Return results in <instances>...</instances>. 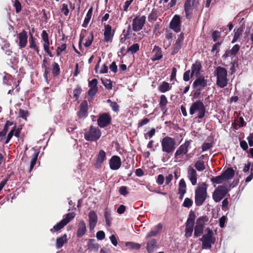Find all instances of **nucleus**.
I'll use <instances>...</instances> for the list:
<instances>
[{"label":"nucleus","instance_id":"obj_1","mask_svg":"<svg viewBox=\"0 0 253 253\" xmlns=\"http://www.w3.org/2000/svg\"><path fill=\"white\" fill-rule=\"evenodd\" d=\"M208 185L205 182L198 186L195 191V203L197 206H201L208 197Z\"/></svg>","mask_w":253,"mask_h":253},{"label":"nucleus","instance_id":"obj_2","mask_svg":"<svg viewBox=\"0 0 253 253\" xmlns=\"http://www.w3.org/2000/svg\"><path fill=\"white\" fill-rule=\"evenodd\" d=\"M206 112V107L203 102L200 100L192 103L189 109L190 114L193 115L197 113V118L199 119H202L205 117Z\"/></svg>","mask_w":253,"mask_h":253},{"label":"nucleus","instance_id":"obj_3","mask_svg":"<svg viewBox=\"0 0 253 253\" xmlns=\"http://www.w3.org/2000/svg\"><path fill=\"white\" fill-rule=\"evenodd\" d=\"M215 76L216 77V85L220 88H224L227 85V71L221 66H218L215 70Z\"/></svg>","mask_w":253,"mask_h":253},{"label":"nucleus","instance_id":"obj_4","mask_svg":"<svg viewBox=\"0 0 253 253\" xmlns=\"http://www.w3.org/2000/svg\"><path fill=\"white\" fill-rule=\"evenodd\" d=\"M206 232V233L202 236L200 240L202 242L203 249L210 250L211 248V245L215 243L216 239L213 236L212 231L210 228H207Z\"/></svg>","mask_w":253,"mask_h":253},{"label":"nucleus","instance_id":"obj_5","mask_svg":"<svg viewBox=\"0 0 253 253\" xmlns=\"http://www.w3.org/2000/svg\"><path fill=\"white\" fill-rule=\"evenodd\" d=\"M162 150L168 154H172L176 146V142L174 138L167 136L161 141Z\"/></svg>","mask_w":253,"mask_h":253},{"label":"nucleus","instance_id":"obj_6","mask_svg":"<svg viewBox=\"0 0 253 253\" xmlns=\"http://www.w3.org/2000/svg\"><path fill=\"white\" fill-rule=\"evenodd\" d=\"M209 221V217L206 216H202L198 218L194 227V236L195 238L200 237L204 232L205 223Z\"/></svg>","mask_w":253,"mask_h":253},{"label":"nucleus","instance_id":"obj_7","mask_svg":"<svg viewBox=\"0 0 253 253\" xmlns=\"http://www.w3.org/2000/svg\"><path fill=\"white\" fill-rule=\"evenodd\" d=\"M101 135V132L98 127L91 126L88 130L84 133V138L87 141H95L100 138Z\"/></svg>","mask_w":253,"mask_h":253},{"label":"nucleus","instance_id":"obj_8","mask_svg":"<svg viewBox=\"0 0 253 253\" xmlns=\"http://www.w3.org/2000/svg\"><path fill=\"white\" fill-rule=\"evenodd\" d=\"M229 192L227 186L220 185L216 188L212 193V199L216 202H220L223 199Z\"/></svg>","mask_w":253,"mask_h":253},{"label":"nucleus","instance_id":"obj_9","mask_svg":"<svg viewBox=\"0 0 253 253\" xmlns=\"http://www.w3.org/2000/svg\"><path fill=\"white\" fill-rule=\"evenodd\" d=\"M111 122L112 117L109 113H104L99 114L97 119V124L100 127H105L110 125Z\"/></svg>","mask_w":253,"mask_h":253},{"label":"nucleus","instance_id":"obj_10","mask_svg":"<svg viewBox=\"0 0 253 253\" xmlns=\"http://www.w3.org/2000/svg\"><path fill=\"white\" fill-rule=\"evenodd\" d=\"M195 1V0H186L184 3V10L185 13V17L188 20H190L192 18Z\"/></svg>","mask_w":253,"mask_h":253},{"label":"nucleus","instance_id":"obj_11","mask_svg":"<svg viewBox=\"0 0 253 253\" xmlns=\"http://www.w3.org/2000/svg\"><path fill=\"white\" fill-rule=\"evenodd\" d=\"M146 22V16H136L132 20V30L135 32L140 31Z\"/></svg>","mask_w":253,"mask_h":253},{"label":"nucleus","instance_id":"obj_12","mask_svg":"<svg viewBox=\"0 0 253 253\" xmlns=\"http://www.w3.org/2000/svg\"><path fill=\"white\" fill-rule=\"evenodd\" d=\"M28 38L27 32L25 30H23L17 35V40L16 41V42L19 48L22 49L26 46L28 43Z\"/></svg>","mask_w":253,"mask_h":253},{"label":"nucleus","instance_id":"obj_13","mask_svg":"<svg viewBox=\"0 0 253 253\" xmlns=\"http://www.w3.org/2000/svg\"><path fill=\"white\" fill-rule=\"evenodd\" d=\"M42 40L43 42V47L44 51L50 57H53V54L50 50V42L48 35L45 30H43L41 34Z\"/></svg>","mask_w":253,"mask_h":253},{"label":"nucleus","instance_id":"obj_14","mask_svg":"<svg viewBox=\"0 0 253 253\" xmlns=\"http://www.w3.org/2000/svg\"><path fill=\"white\" fill-rule=\"evenodd\" d=\"M191 140H186L176 150L174 154V158L176 159L180 158L181 156L185 155L188 151V148L190 146Z\"/></svg>","mask_w":253,"mask_h":253},{"label":"nucleus","instance_id":"obj_15","mask_svg":"<svg viewBox=\"0 0 253 253\" xmlns=\"http://www.w3.org/2000/svg\"><path fill=\"white\" fill-rule=\"evenodd\" d=\"M115 30H112V27L109 24H104L103 34L104 42H111L115 35Z\"/></svg>","mask_w":253,"mask_h":253},{"label":"nucleus","instance_id":"obj_16","mask_svg":"<svg viewBox=\"0 0 253 253\" xmlns=\"http://www.w3.org/2000/svg\"><path fill=\"white\" fill-rule=\"evenodd\" d=\"M169 28L176 33L181 30V20L178 15H175L169 24Z\"/></svg>","mask_w":253,"mask_h":253},{"label":"nucleus","instance_id":"obj_17","mask_svg":"<svg viewBox=\"0 0 253 253\" xmlns=\"http://www.w3.org/2000/svg\"><path fill=\"white\" fill-rule=\"evenodd\" d=\"M88 103L86 100H84L80 105L77 116L79 119L85 118L88 115Z\"/></svg>","mask_w":253,"mask_h":253},{"label":"nucleus","instance_id":"obj_18","mask_svg":"<svg viewBox=\"0 0 253 253\" xmlns=\"http://www.w3.org/2000/svg\"><path fill=\"white\" fill-rule=\"evenodd\" d=\"M194 88H200L201 89H204L207 86V80L203 76L197 77L192 84Z\"/></svg>","mask_w":253,"mask_h":253},{"label":"nucleus","instance_id":"obj_19","mask_svg":"<svg viewBox=\"0 0 253 253\" xmlns=\"http://www.w3.org/2000/svg\"><path fill=\"white\" fill-rule=\"evenodd\" d=\"M184 34L180 33L178 36L175 43L173 45L172 47L171 54L174 55L176 54L181 49L184 40Z\"/></svg>","mask_w":253,"mask_h":253},{"label":"nucleus","instance_id":"obj_20","mask_svg":"<svg viewBox=\"0 0 253 253\" xmlns=\"http://www.w3.org/2000/svg\"><path fill=\"white\" fill-rule=\"evenodd\" d=\"M202 66L201 62L199 60H197L195 63L193 64L191 66V70L190 77L192 78L194 75L197 77L200 76V72L202 70Z\"/></svg>","mask_w":253,"mask_h":253},{"label":"nucleus","instance_id":"obj_21","mask_svg":"<svg viewBox=\"0 0 253 253\" xmlns=\"http://www.w3.org/2000/svg\"><path fill=\"white\" fill-rule=\"evenodd\" d=\"M110 169L112 170L118 169L121 166V160L118 156L112 157L109 162Z\"/></svg>","mask_w":253,"mask_h":253},{"label":"nucleus","instance_id":"obj_22","mask_svg":"<svg viewBox=\"0 0 253 253\" xmlns=\"http://www.w3.org/2000/svg\"><path fill=\"white\" fill-rule=\"evenodd\" d=\"M240 49V45L238 44H235L230 50H227L223 55V58H226L228 57H234L238 53Z\"/></svg>","mask_w":253,"mask_h":253},{"label":"nucleus","instance_id":"obj_23","mask_svg":"<svg viewBox=\"0 0 253 253\" xmlns=\"http://www.w3.org/2000/svg\"><path fill=\"white\" fill-rule=\"evenodd\" d=\"M88 218L89 229L93 230L97 222V215L94 211H91L89 212Z\"/></svg>","mask_w":253,"mask_h":253},{"label":"nucleus","instance_id":"obj_24","mask_svg":"<svg viewBox=\"0 0 253 253\" xmlns=\"http://www.w3.org/2000/svg\"><path fill=\"white\" fill-rule=\"evenodd\" d=\"M188 177L193 185L197 184V173L195 169L189 167L188 169Z\"/></svg>","mask_w":253,"mask_h":253},{"label":"nucleus","instance_id":"obj_25","mask_svg":"<svg viewBox=\"0 0 253 253\" xmlns=\"http://www.w3.org/2000/svg\"><path fill=\"white\" fill-rule=\"evenodd\" d=\"M86 232V224L84 220H81L78 226L77 236L78 238H82Z\"/></svg>","mask_w":253,"mask_h":253},{"label":"nucleus","instance_id":"obj_26","mask_svg":"<svg viewBox=\"0 0 253 253\" xmlns=\"http://www.w3.org/2000/svg\"><path fill=\"white\" fill-rule=\"evenodd\" d=\"M153 52L154 53V55L152 58V60L153 61L159 60L162 58V51L160 47L155 45L153 50Z\"/></svg>","mask_w":253,"mask_h":253},{"label":"nucleus","instance_id":"obj_27","mask_svg":"<svg viewBox=\"0 0 253 253\" xmlns=\"http://www.w3.org/2000/svg\"><path fill=\"white\" fill-rule=\"evenodd\" d=\"M225 180L231 179L235 175V171L232 168H228L222 173Z\"/></svg>","mask_w":253,"mask_h":253},{"label":"nucleus","instance_id":"obj_28","mask_svg":"<svg viewBox=\"0 0 253 253\" xmlns=\"http://www.w3.org/2000/svg\"><path fill=\"white\" fill-rule=\"evenodd\" d=\"M168 102V101L166 96L165 95H161L159 105L164 114H166L167 111L168 109L166 106Z\"/></svg>","mask_w":253,"mask_h":253},{"label":"nucleus","instance_id":"obj_29","mask_svg":"<svg viewBox=\"0 0 253 253\" xmlns=\"http://www.w3.org/2000/svg\"><path fill=\"white\" fill-rule=\"evenodd\" d=\"M68 239L67 236L66 234H64L62 236L57 238L56 242V247L57 249L62 248L64 244L67 243Z\"/></svg>","mask_w":253,"mask_h":253},{"label":"nucleus","instance_id":"obj_30","mask_svg":"<svg viewBox=\"0 0 253 253\" xmlns=\"http://www.w3.org/2000/svg\"><path fill=\"white\" fill-rule=\"evenodd\" d=\"M157 247V241L153 239L148 241L147 243L146 249L148 253H153L155 248Z\"/></svg>","mask_w":253,"mask_h":253},{"label":"nucleus","instance_id":"obj_31","mask_svg":"<svg viewBox=\"0 0 253 253\" xmlns=\"http://www.w3.org/2000/svg\"><path fill=\"white\" fill-rule=\"evenodd\" d=\"M163 228V225L160 223L155 226V230H151L147 234L146 238H149L151 237L156 236Z\"/></svg>","mask_w":253,"mask_h":253},{"label":"nucleus","instance_id":"obj_32","mask_svg":"<svg viewBox=\"0 0 253 253\" xmlns=\"http://www.w3.org/2000/svg\"><path fill=\"white\" fill-rule=\"evenodd\" d=\"M29 47L32 49H34L36 50L37 53L41 57V55L40 54V50L39 49V47L37 45V43L36 42V39L33 36V35L31 34V37L29 39Z\"/></svg>","mask_w":253,"mask_h":253},{"label":"nucleus","instance_id":"obj_33","mask_svg":"<svg viewBox=\"0 0 253 253\" xmlns=\"http://www.w3.org/2000/svg\"><path fill=\"white\" fill-rule=\"evenodd\" d=\"M243 32V28L242 27H240L237 29H234V36L233 38L231 41V43H233L236 42L240 37L242 35V33Z\"/></svg>","mask_w":253,"mask_h":253},{"label":"nucleus","instance_id":"obj_34","mask_svg":"<svg viewBox=\"0 0 253 253\" xmlns=\"http://www.w3.org/2000/svg\"><path fill=\"white\" fill-rule=\"evenodd\" d=\"M171 88V86L169 84L166 82H163L159 86L158 89L162 93H165Z\"/></svg>","mask_w":253,"mask_h":253},{"label":"nucleus","instance_id":"obj_35","mask_svg":"<svg viewBox=\"0 0 253 253\" xmlns=\"http://www.w3.org/2000/svg\"><path fill=\"white\" fill-rule=\"evenodd\" d=\"M39 154V152H36L34 153V154H33L32 158L31 160L30 166L29 169L28 170V171L29 172H31L32 171L33 168H34L35 166L36 165Z\"/></svg>","mask_w":253,"mask_h":253},{"label":"nucleus","instance_id":"obj_36","mask_svg":"<svg viewBox=\"0 0 253 253\" xmlns=\"http://www.w3.org/2000/svg\"><path fill=\"white\" fill-rule=\"evenodd\" d=\"M92 13V8H90L86 15V17L84 20V23L82 24V26L83 27L86 28L88 24L89 23Z\"/></svg>","mask_w":253,"mask_h":253},{"label":"nucleus","instance_id":"obj_37","mask_svg":"<svg viewBox=\"0 0 253 253\" xmlns=\"http://www.w3.org/2000/svg\"><path fill=\"white\" fill-rule=\"evenodd\" d=\"M52 73L54 77L58 76L60 74V69L56 62H54L52 63Z\"/></svg>","mask_w":253,"mask_h":253},{"label":"nucleus","instance_id":"obj_38","mask_svg":"<svg viewBox=\"0 0 253 253\" xmlns=\"http://www.w3.org/2000/svg\"><path fill=\"white\" fill-rule=\"evenodd\" d=\"M104 217L106 225L108 227H110L111 226V220L112 218L110 211H108L107 209H106L104 211Z\"/></svg>","mask_w":253,"mask_h":253},{"label":"nucleus","instance_id":"obj_39","mask_svg":"<svg viewBox=\"0 0 253 253\" xmlns=\"http://www.w3.org/2000/svg\"><path fill=\"white\" fill-rule=\"evenodd\" d=\"M106 156L105 152L103 150H100L97 155V163L99 164L103 163L106 159Z\"/></svg>","mask_w":253,"mask_h":253},{"label":"nucleus","instance_id":"obj_40","mask_svg":"<svg viewBox=\"0 0 253 253\" xmlns=\"http://www.w3.org/2000/svg\"><path fill=\"white\" fill-rule=\"evenodd\" d=\"M66 225L65 223L61 220L60 222L57 223L53 226V228L50 229V231L52 233L58 231Z\"/></svg>","mask_w":253,"mask_h":253},{"label":"nucleus","instance_id":"obj_41","mask_svg":"<svg viewBox=\"0 0 253 253\" xmlns=\"http://www.w3.org/2000/svg\"><path fill=\"white\" fill-rule=\"evenodd\" d=\"M125 245L128 249H135L137 250H139L141 247L140 244L131 242H126Z\"/></svg>","mask_w":253,"mask_h":253},{"label":"nucleus","instance_id":"obj_42","mask_svg":"<svg viewBox=\"0 0 253 253\" xmlns=\"http://www.w3.org/2000/svg\"><path fill=\"white\" fill-rule=\"evenodd\" d=\"M211 181L212 183L220 184L223 183V181H225L222 174L217 176H212L211 179Z\"/></svg>","mask_w":253,"mask_h":253},{"label":"nucleus","instance_id":"obj_43","mask_svg":"<svg viewBox=\"0 0 253 253\" xmlns=\"http://www.w3.org/2000/svg\"><path fill=\"white\" fill-rule=\"evenodd\" d=\"M186 184L185 180L181 179L179 183L178 193H186Z\"/></svg>","mask_w":253,"mask_h":253},{"label":"nucleus","instance_id":"obj_44","mask_svg":"<svg viewBox=\"0 0 253 253\" xmlns=\"http://www.w3.org/2000/svg\"><path fill=\"white\" fill-rule=\"evenodd\" d=\"M139 50V45L138 43H134L127 49V52L131 54H134Z\"/></svg>","mask_w":253,"mask_h":253},{"label":"nucleus","instance_id":"obj_45","mask_svg":"<svg viewBox=\"0 0 253 253\" xmlns=\"http://www.w3.org/2000/svg\"><path fill=\"white\" fill-rule=\"evenodd\" d=\"M194 166L198 171H203L205 169L204 162L201 160L197 161L195 163Z\"/></svg>","mask_w":253,"mask_h":253},{"label":"nucleus","instance_id":"obj_46","mask_svg":"<svg viewBox=\"0 0 253 253\" xmlns=\"http://www.w3.org/2000/svg\"><path fill=\"white\" fill-rule=\"evenodd\" d=\"M82 91V89L81 87L79 85H77L76 88L73 90V96L76 100H78Z\"/></svg>","mask_w":253,"mask_h":253},{"label":"nucleus","instance_id":"obj_47","mask_svg":"<svg viewBox=\"0 0 253 253\" xmlns=\"http://www.w3.org/2000/svg\"><path fill=\"white\" fill-rule=\"evenodd\" d=\"M75 217L74 212H69L66 214L65 217L62 219V221L67 225L71 220Z\"/></svg>","mask_w":253,"mask_h":253},{"label":"nucleus","instance_id":"obj_48","mask_svg":"<svg viewBox=\"0 0 253 253\" xmlns=\"http://www.w3.org/2000/svg\"><path fill=\"white\" fill-rule=\"evenodd\" d=\"M107 103H110V107L113 111L118 112L119 111L120 106L116 102H113L110 99H108L107 100Z\"/></svg>","mask_w":253,"mask_h":253},{"label":"nucleus","instance_id":"obj_49","mask_svg":"<svg viewBox=\"0 0 253 253\" xmlns=\"http://www.w3.org/2000/svg\"><path fill=\"white\" fill-rule=\"evenodd\" d=\"M157 13L156 11L153 9L151 13L148 15V19L150 22H153L157 20Z\"/></svg>","mask_w":253,"mask_h":253},{"label":"nucleus","instance_id":"obj_50","mask_svg":"<svg viewBox=\"0 0 253 253\" xmlns=\"http://www.w3.org/2000/svg\"><path fill=\"white\" fill-rule=\"evenodd\" d=\"M102 84L107 89H111L112 88V82L110 80L101 79Z\"/></svg>","mask_w":253,"mask_h":253},{"label":"nucleus","instance_id":"obj_51","mask_svg":"<svg viewBox=\"0 0 253 253\" xmlns=\"http://www.w3.org/2000/svg\"><path fill=\"white\" fill-rule=\"evenodd\" d=\"M94 39V34L93 32H91L90 33V37L88 38V39L84 43V45L86 47H88L90 46L92 42L93 41Z\"/></svg>","mask_w":253,"mask_h":253},{"label":"nucleus","instance_id":"obj_52","mask_svg":"<svg viewBox=\"0 0 253 253\" xmlns=\"http://www.w3.org/2000/svg\"><path fill=\"white\" fill-rule=\"evenodd\" d=\"M67 45L66 43H63L61 46H58L56 48V55L59 56L62 51H66Z\"/></svg>","mask_w":253,"mask_h":253},{"label":"nucleus","instance_id":"obj_53","mask_svg":"<svg viewBox=\"0 0 253 253\" xmlns=\"http://www.w3.org/2000/svg\"><path fill=\"white\" fill-rule=\"evenodd\" d=\"M13 6L15 8V11L16 13H19L21 11V4L18 0H14Z\"/></svg>","mask_w":253,"mask_h":253},{"label":"nucleus","instance_id":"obj_54","mask_svg":"<svg viewBox=\"0 0 253 253\" xmlns=\"http://www.w3.org/2000/svg\"><path fill=\"white\" fill-rule=\"evenodd\" d=\"M222 44V42H218L214 43L212 47L211 51L212 52H215L216 53H218L219 51V47Z\"/></svg>","mask_w":253,"mask_h":253},{"label":"nucleus","instance_id":"obj_55","mask_svg":"<svg viewBox=\"0 0 253 253\" xmlns=\"http://www.w3.org/2000/svg\"><path fill=\"white\" fill-rule=\"evenodd\" d=\"M221 36V32L218 31H213L211 34V37L214 42H216Z\"/></svg>","mask_w":253,"mask_h":253},{"label":"nucleus","instance_id":"obj_56","mask_svg":"<svg viewBox=\"0 0 253 253\" xmlns=\"http://www.w3.org/2000/svg\"><path fill=\"white\" fill-rule=\"evenodd\" d=\"M156 133V129L154 128H152L149 131L144 134V138L145 139H147L148 138H151Z\"/></svg>","mask_w":253,"mask_h":253},{"label":"nucleus","instance_id":"obj_57","mask_svg":"<svg viewBox=\"0 0 253 253\" xmlns=\"http://www.w3.org/2000/svg\"><path fill=\"white\" fill-rule=\"evenodd\" d=\"M192 204L193 201L189 198H186L184 201L182 206L184 207L190 208L192 206Z\"/></svg>","mask_w":253,"mask_h":253},{"label":"nucleus","instance_id":"obj_58","mask_svg":"<svg viewBox=\"0 0 253 253\" xmlns=\"http://www.w3.org/2000/svg\"><path fill=\"white\" fill-rule=\"evenodd\" d=\"M15 130V126L13 127L12 129L9 132L6 137L5 144H8L14 135V132Z\"/></svg>","mask_w":253,"mask_h":253},{"label":"nucleus","instance_id":"obj_59","mask_svg":"<svg viewBox=\"0 0 253 253\" xmlns=\"http://www.w3.org/2000/svg\"><path fill=\"white\" fill-rule=\"evenodd\" d=\"M98 81L96 79H93L91 81H89L88 83V86L90 88H97L98 89L97 87Z\"/></svg>","mask_w":253,"mask_h":253},{"label":"nucleus","instance_id":"obj_60","mask_svg":"<svg viewBox=\"0 0 253 253\" xmlns=\"http://www.w3.org/2000/svg\"><path fill=\"white\" fill-rule=\"evenodd\" d=\"M193 232V228L185 227V236L188 238L190 237Z\"/></svg>","mask_w":253,"mask_h":253},{"label":"nucleus","instance_id":"obj_61","mask_svg":"<svg viewBox=\"0 0 253 253\" xmlns=\"http://www.w3.org/2000/svg\"><path fill=\"white\" fill-rule=\"evenodd\" d=\"M19 116L20 118H22V119H24L26 120L27 117L28 116V112L27 110L20 109Z\"/></svg>","mask_w":253,"mask_h":253},{"label":"nucleus","instance_id":"obj_62","mask_svg":"<svg viewBox=\"0 0 253 253\" xmlns=\"http://www.w3.org/2000/svg\"><path fill=\"white\" fill-rule=\"evenodd\" d=\"M61 11L62 12L64 13L65 16H68L69 13V9L68 8V5L66 4L63 3L62 5V8H61Z\"/></svg>","mask_w":253,"mask_h":253},{"label":"nucleus","instance_id":"obj_63","mask_svg":"<svg viewBox=\"0 0 253 253\" xmlns=\"http://www.w3.org/2000/svg\"><path fill=\"white\" fill-rule=\"evenodd\" d=\"M191 71L190 70L186 71L183 74V79L185 82H188L189 81L191 77Z\"/></svg>","mask_w":253,"mask_h":253},{"label":"nucleus","instance_id":"obj_64","mask_svg":"<svg viewBox=\"0 0 253 253\" xmlns=\"http://www.w3.org/2000/svg\"><path fill=\"white\" fill-rule=\"evenodd\" d=\"M119 193L124 196L127 195L128 193L127 187L125 186H121L119 189Z\"/></svg>","mask_w":253,"mask_h":253}]
</instances>
